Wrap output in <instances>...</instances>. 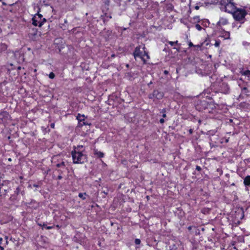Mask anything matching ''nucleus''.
I'll use <instances>...</instances> for the list:
<instances>
[{
    "label": "nucleus",
    "instance_id": "1",
    "mask_svg": "<svg viewBox=\"0 0 250 250\" xmlns=\"http://www.w3.org/2000/svg\"><path fill=\"white\" fill-rule=\"evenodd\" d=\"M71 154L73 163L75 164L83 163L86 160L84 148L82 145L75 147Z\"/></svg>",
    "mask_w": 250,
    "mask_h": 250
},
{
    "label": "nucleus",
    "instance_id": "2",
    "mask_svg": "<svg viewBox=\"0 0 250 250\" xmlns=\"http://www.w3.org/2000/svg\"><path fill=\"white\" fill-rule=\"evenodd\" d=\"M215 108L214 104L211 99L203 100L198 103L196 105V108L199 111L206 110V112L210 113Z\"/></svg>",
    "mask_w": 250,
    "mask_h": 250
},
{
    "label": "nucleus",
    "instance_id": "3",
    "mask_svg": "<svg viewBox=\"0 0 250 250\" xmlns=\"http://www.w3.org/2000/svg\"><path fill=\"white\" fill-rule=\"evenodd\" d=\"M145 46L144 45H140L136 47L134 52V56L135 59L140 58L144 62H145L149 57L147 53L145 51Z\"/></svg>",
    "mask_w": 250,
    "mask_h": 250
},
{
    "label": "nucleus",
    "instance_id": "4",
    "mask_svg": "<svg viewBox=\"0 0 250 250\" xmlns=\"http://www.w3.org/2000/svg\"><path fill=\"white\" fill-rule=\"evenodd\" d=\"M221 4L222 10L232 14L237 8L234 3L231 2L230 0H222Z\"/></svg>",
    "mask_w": 250,
    "mask_h": 250
},
{
    "label": "nucleus",
    "instance_id": "5",
    "mask_svg": "<svg viewBox=\"0 0 250 250\" xmlns=\"http://www.w3.org/2000/svg\"><path fill=\"white\" fill-rule=\"evenodd\" d=\"M46 21V19L39 13L36 14L32 18V24L35 26L41 27Z\"/></svg>",
    "mask_w": 250,
    "mask_h": 250
},
{
    "label": "nucleus",
    "instance_id": "6",
    "mask_svg": "<svg viewBox=\"0 0 250 250\" xmlns=\"http://www.w3.org/2000/svg\"><path fill=\"white\" fill-rule=\"evenodd\" d=\"M246 14L247 13L245 9L242 8H236L232 15L235 20L241 21L245 18Z\"/></svg>",
    "mask_w": 250,
    "mask_h": 250
},
{
    "label": "nucleus",
    "instance_id": "7",
    "mask_svg": "<svg viewBox=\"0 0 250 250\" xmlns=\"http://www.w3.org/2000/svg\"><path fill=\"white\" fill-rule=\"evenodd\" d=\"M163 97L164 93L157 90H154L152 93L148 95V98L150 99H153L154 101L155 99H161Z\"/></svg>",
    "mask_w": 250,
    "mask_h": 250
},
{
    "label": "nucleus",
    "instance_id": "8",
    "mask_svg": "<svg viewBox=\"0 0 250 250\" xmlns=\"http://www.w3.org/2000/svg\"><path fill=\"white\" fill-rule=\"evenodd\" d=\"M221 92L224 94H228L229 92V88L228 85L226 83H223L220 88Z\"/></svg>",
    "mask_w": 250,
    "mask_h": 250
},
{
    "label": "nucleus",
    "instance_id": "9",
    "mask_svg": "<svg viewBox=\"0 0 250 250\" xmlns=\"http://www.w3.org/2000/svg\"><path fill=\"white\" fill-rule=\"evenodd\" d=\"M77 119L78 120L80 125L82 126L87 125V124L84 122V116L83 115L78 114L77 116Z\"/></svg>",
    "mask_w": 250,
    "mask_h": 250
},
{
    "label": "nucleus",
    "instance_id": "10",
    "mask_svg": "<svg viewBox=\"0 0 250 250\" xmlns=\"http://www.w3.org/2000/svg\"><path fill=\"white\" fill-rule=\"evenodd\" d=\"M228 23V20L226 18H221L219 21L217 22V25L219 26L225 25L227 24Z\"/></svg>",
    "mask_w": 250,
    "mask_h": 250
},
{
    "label": "nucleus",
    "instance_id": "11",
    "mask_svg": "<svg viewBox=\"0 0 250 250\" xmlns=\"http://www.w3.org/2000/svg\"><path fill=\"white\" fill-rule=\"evenodd\" d=\"M242 75L247 77L248 80H250V71L249 70L241 71Z\"/></svg>",
    "mask_w": 250,
    "mask_h": 250
},
{
    "label": "nucleus",
    "instance_id": "12",
    "mask_svg": "<svg viewBox=\"0 0 250 250\" xmlns=\"http://www.w3.org/2000/svg\"><path fill=\"white\" fill-rule=\"evenodd\" d=\"M249 92V91L248 89L246 87H244L242 89L241 93L240 95V98L242 97L243 98L245 95H247L248 93Z\"/></svg>",
    "mask_w": 250,
    "mask_h": 250
},
{
    "label": "nucleus",
    "instance_id": "13",
    "mask_svg": "<svg viewBox=\"0 0 250 250\" xmlns=\"http://www.w3.org/2000/svg\"><path fill=\"white\" fill-rule=\"evenodd\" d=\"M191 21L194 23H195L196 22L200 23L201 20H200V17L199 16H195L192 19H191Z\"/></svg>",
    "mask_w": 250,
    "mask_h": 250
},
{
    "label": "nucleus",
    "instance_id": "14",
    "mask_svg": "<svg viewBox=\"0 0 250 250\" xmlns=\"http://www.w3.org/2000/svg\"><path fill=\"white\" fill-rule=\"evenodd\" d=\"M38 225L40 226V227H42V229L45 228L47 229H50L53 228V226H47L45 223L41 224V223H38Z\"/></svg>",
    "mask_w": 250,
    "mask_h": 250
},
{
    "label": "nucleus",
    "instance_id": "15",
    "mask_svg": "<svg viewBox=\"0 0 250 250\" xmlns=\"http://www.w3.org/2000/svg\"><path fill=\"white\" fill-rule=\"evenodd\" d=\"M244 183L245 186H250V176H247L244 180Z\"/></svg>",
    "mask_w": 250,
    "mask_h": 250
},
{
    "label": "nucleus",
    "instance_id": "16",
    "mask_svg": "<svg viewBox=\"0 0 250 250\" xmlns=\"http://www.w3.org/2000/svg\"><path fill=\"white\" fill-rule=\"evenodd\" d=\"M94 154L99 158H103L104 156V154L102 152L98 151V150H94Z\"/></svg>",
    "mask_w": 250,
    "mask_h": 250
},
{
    "label": "nucleus",
    "instance_id": "17",
    "mask_svg": "<svg viewBox=\"0 0 250 250\" xmlns=\"http://www.w3.org/2000/svg\"><path fill=\"white\" fill-rule=\"evenodd\" d=\"M200 23H201L202 25L206 27L208 26L209 24V21L207 19H204L201 20Z\"/></svg>",
    "mask_w": 250,
    "mask_h": 250
},
{
    "label": "nucleus",
    "instance_id": "18",
    "mask_svg": "<svg viewBox=\"0 0 250 250\" xmlns=\"http://www.w3.org/2000/svg\"><path fill=\"white\" fill-rule=\"evenodd\" d=\"M229 36H230V33L229 32H225L224 35L223 36V37L225 39H229Z\"/></svg>",
    "mask_w": 250,
    "mask_h": 250
},
{
    "label": "nucleus",
    "instance_id": "19",
    "mask_svg": "<svg viewBox=\"0 0 250 250\" xmlns=\"http://www.w3.org/2000/svg\"><path fill=\"white\" fill-rule=\"evenodd\" d=\"M85 195H86V193H80L79 194V195H78V196H79V197L80 198H82V199H83V200H85Z\"/></svg>",
    "mask_w": 250,
    "mask_h": 250
},
{
    "label": "nucleus",
    "instance_id": "20",
    "mask_svg": "<svg viewBox=\"0 0 250 250\" xmlns=\"http://www.w3.org/2000/svg\"><path fill=\"white\" fill-rule=\"evenodd\" d=\"M8 115V113L6 112H3L0 114V120H2V117Z\"/></svg>",
    "mask_w": 250,
    "mask_h": 250
},
{
    "label": "nucleus",
    "instance_id": "21",
    "mask_svg": "<svg viewBox=\"0 0 250 250\" xmlns=\"http://www.w3.org/2000/svg\"><path fill=\"white\" fill-rule=\"evenodd\" d=\"M201 24H200L197 23L196 24L195 27L198 31H201L203 29V28L201 27Z\"/></svg>",
    "mask_w": 250,
    "mask_h": 250
},
{
    "label": "nucleus",
    "instance_id": "22",
    "mask_svg": "<svg viewBox=\"0 0 250 250\" xmlns=\"http://www.w3.org/2000/svg\"><path fill=\"white\" fill-rule=\"evenodd\" d=\"M166 112V109L165 108L163 109L161 111V113H162V117L163 118H166L167 116Z\"/></svg>",
    "mask_w": 250,
    "mask_h": 250
},
{
    "label": "nucleus",
    "instance_id": "23",
    "mask_svg": "<svg viewBox=\"0 0 250 250\" xmlns=\"http://www.w3.org/2000/svg\"><path fill=\"white\" fill-rule=\"evenodd\" d=\"M49 78H50L51 79H53V78H54L55 74H54V73L53 72L50 73V74H49Z\"/></svg>",
    "mask_w": 250,
    "mask_h": 250
},
{
    "label": "nucleus",
    "instance_id": "24",
    "mask_svg": "<svg viewBox=\"0 0 250 250\" xmlns=\"http://www.w3.org/2000/svg\"><path fill=\"white\" fill-rule=\"evenodd\" d=\"M141 243V241L139 239H135V243L136 245H139Z\"/></svg>",
    "mask_w": 250,
    "mask_h": 250
},
{
    "label": "nucleus",
    "instance_id": "25",
    "mask_svg": "<svg viewBox=\"0 0 250 250\" xmlns=\"http://www.w3.org/2000/svg\"><path fill=\"white\" fill-rule=\"evenodd\" d=\"M178 43V41L176 42H169L168 43L171 45V46L175 44H177Z\"/></svg>",
    "mask_w": 250,
    "mask_h": 250
},
{
    "label": "nucleus",
    "instance_id": "26",
    "mask_svg": "<svg viewBox=\"0 0 250 250\" xmlns=\"http://www.w3.org/2000/svg\"><path fill=\"white\" fill-rule=\"evenodd\" d=\"M196 169L198 171H200L201 170V168L200 166H197L196 167Z\"/></svg>",
    "mask_w": 250,
    "mask_h": 250
},
{
    "label": "nucleus",
    "instance_id": "27",
    "mask_svg": "<svg viewBox=\"0 0 250 250\" xmlns=\"http://www.w3.org/2000/svg\"><path fill=\"white\" fill-rule=\"evenodd\" d=\"M165 122V120L163 118H162L160 120V123L161 124H163Z\"/></svg>",
    "mask_w": 250,
    "mask_h": 250
},
{
    "label": "nucleus",
    "instance_id": "28",
    "mask_svg": "<svg viewBox=\"0 0 250 250\" xmlns=\"http://www.w3.org/2000/svg\"><path fill=\"white\" fill-rule=\"evenodd\" d=\"M188 45H189V47L194 46L193 44L191 42H190L188 43Z\"/></svg>",
    "mask_w": 250,
    "mask_h": 250
},
{
    "label": "nucleus",
    "instance_id": "29",
    "mask_svg": "<svg viewBox=\"0 0 250 250\" xmlns=\"http://www.w3.org/2000/svg\"><path fill=\"white\" fill-rule=\"evenodd\" d=\"M214 45H215V46L218 47L219 45V42H215Z\"/></svg>",
    "mask_w": 250,
    "mask_h": 250
},
{
    "label": "nucleus",
    "instance_id": "30",
    "mask_svg": "<svg viewBox=\"0 0 250 250\" xmlns=\"http://www.w3.org/2000/svg\"><path fill=\"white\" fill-rule=\"evenodd\" d=\"M101 162H102V165H103V167H105V166H106V164H105V163H104L102 160H101Z\"/></svg>",
    "mask_w": 250,
    "mask_h": 250
},
{
    "label": "nucleus",
    "instance_id": "31",
    "mask_svg": "<svg viewBox=\"0 0 250 250\" xmlns=\"http://www.w3.org/2000/svg\"><path fill=\"white\" fill-rule=\"evenodd\" d=\"M50 126H51V127L52 128H54V126H55V124H54V123L51 124Z\"/></svg>",
    "mask_w": 250,
    "mask_h": 250
},
{
    "label": "nucleus",
    "instance_id": "32",
    "mask_svg": "<svg viewBox=\"0 0 250 250\" xmlns=\"http://www.w3.org/2000/svg\"><path fill=\"white\" fill-rule=\"evenodd\" d=\"M189 133H190V134H191L193 133V129H190L189 130Z\"/></svg>",
    "mask_w": 250,
    "mask_h": 250
},
{
    "label": "nucleus",
    "instance_id": "33",
    "mask_svg": "<svg viewBox=\"0 0 250 250\" xmlns=\"http://www.w3.org/2000/svg\"><path fill=\"white\" fill-rule=\"evenodd\" d=\"M0 250H3V248L0 245Z\"/></svg>",
    "mask_w": 250,
    "mask_h": 250
},
{
    "label": "nucleus",
    "instance_id": "34",
    "mask_svg": "<svg viewBox=\"0 0 250 250\" xmlns=\"http://www.w3.org/2000/svg\"><path fill=\"white\" fill-rule=\"evenodd\" d=\"M2 240V238H0V242H1Z\"/></svg>",
    "mask_w": 250,
    "mask_h": 250
},
{
    "label": "nucleus",
    "instance_id": "35",
    "mask_svg": "<svg viewBox=\"0 0 250 250\" xmlns=\"http://www.w3.org/2000/svg\"><path fill=\"white\" fill-rule=\"evenodd\" d=\"M198 8H199L198 6H196V9H198Z\"/></svg>",
    "mask_w": 250,
    "mask_h": 250
},
{
    "label": "nucleus",
    "instance_id": "36",
    "mask_svg": "<svg viewBox=\"0 0 250 250\" xmlns=\"http://www.w3.org/2000/svg\"><path fill=\"white\" fill-rule=\"evenodd\" d=\"M167 73V71L165 70V73Z\"/></svg>",
    "mask_w": 250,
    "mask_h": 250
},
{
    "label": "nucleus",
    "instance_id": "37",
    "mask_svg": "<svg viewBox=\"0 0 250 250\" xmlns=\"http://www.w3.org/2000/svg\"><path fill=\"white\" fill-rule=\"evenodd\" d=\"M188 229H191V227H188Z\"/></svg>",
    "mask_w": 250,
    "mask_h": 250
},
{
    "label": "nucleus",
    "instance_id": "38",
    "mask_svg": "<svg viewBox=\"0 0 250 250\" xmlns=\"http://www.w3.org/2000/svg\"><path fill=\"white\" fill-rule=\"evenodd\" d=\"M188 28H189V26L188 25H187Z\"/></svg>",
    "mask_w": 250,
    "mask_h": 250
},
{
    "label": "nucleus",
    "instance_id": "39",
    "mask_svg": "<svg viewBox=\"0 0 250 250\" xmlns=\"http://www.w3.org/2000/svg\"><path fill=\"white\" fill-rule=\"evenodd\" d=\"M197 46L200 47V45H197Z\"/></svg>",
    "mask_w": 250,
    "mask_h": 250
},
{
    "label": "nucleus",
    "instance_id": "40",
    "mask_svg": "<svg viewBox=\"0 0 250 250\" xmlns=\"http://www.w3.org/2000/svg\"><path fill=\"white\" fill-rule=\"evenodd\" d=\"M8 160H9V161H11V160L10 158H9Z\"/></svg>",
    "mask_w": 250,
    "mask_h": 250
}]
</instances>
